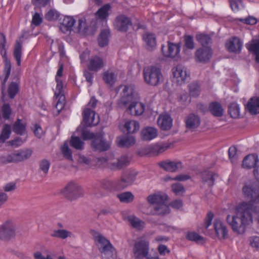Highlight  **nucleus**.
<instances>
[{"label":"nucleus","instance_id":"f257e3e1","mask_svg":"<svg viewBox=\"0 0 259 259\" xmlns=\"http://www.w3.org/2000/svg\"><path fill=\"white\" fill-rule=\"evenodd\" d=\"M150 241L145 236H141L137 239L133 247V253L135 259H159L158 256H151L149 254Z\"/></svg>","mask_w":259,"mask_h":259},{"label":"nucleus","instance_id":"f03ea898","mask_svg":"<svg viewBox=\"0 0 259 259\" xmlns=\"http://www.w3.org/2000/svg\"><path fill=\"white\" fill-rule=\"evenodd\" d=\"M145 82L148 85L156 86L163 81L161 69L155 66H150L143 69Z\"/></svg>","mask_w":259,"mask_h":259},{"label":"nucleus","instance_id":"7ed1b4c3","mask_svg":"<svg viewBox=\"0 0 259 259\" xmlns=\"http://www.w3.org/2000/svg\"><path fill=\"white\" fill-rule=\"evenodd\" d=\"M121 94V97L118 100L117 104L120 107H129L131 104H134L139 99L132 85H123Z\"/></svg>","mask_w":259,"mask_h":259},{"label":"nucleus","instance_id":"20e7f679","mask_svg":"<svg viewBox=\"0 0 259 259\" xmlns=\"http://www.w3.org/2000/svg\"><path fill=\"white\" fill-rule=\"evenodd\" d=\"M253 212L252 205L245 202L239 204L236 208V213L238 217L246 226L252 223Z\"/></svg>","mask_w":259,"mask_h":259},{"label":"nucleus","instance_id":"39448f33","mask_svg":"<svg viewBox=\"0 0 259 259\" xmlns=\"http://www.w3.org/2000/svg\"><path fill=\"white\" fill-rule=\"evenodd\" d=\"M61 193L70 201L74 200L83 195L81 187L74 182L69 183L61 190Z\"/></svg>","mask_w":259,"mask_h":259},{"label":"nucleus","instance_id":"423d86ee","mask_svg":"<svg viewBox=\"0 0 259 259\" xmlns=\"http://www.w3.org/2000/svg\"><path fill=\"white\" fill-rule=\"evenodd\" d=\"M244 195L252 203H259V183H253L249 185H245L242 189Z\"/></svg>","mask_w":259,"mask_h":259},{"label":"nucleus","instance_id":"0eeeda50","mask_svg":"<svg viewBox=\"0 0 259 259\" xmlns=\"http://www.w3.org/2000/svg\"><path fill=\"white\" fill-rule=\"evenodd\" d=\"M213 51L210 47H201L195 52V60L197 63L206 64L212 58Z\"/></svg>","mask_w":259,"mask_h":259},{"label":"nucleus","instance_id":"6e6552de","mask_svg":"<svg viewBox=\"0 0 259 259\" xmlns=\"http://www.w3.org/2000/svg\"><path fill=\"white\" fill-rule=\"evenodd\" d=\"M132 24L131 19L126 16L120 14L117 16L113 21V27L116 30L125 32Z\"/></svg>","mask_w":259,"mask_h":259},{"label":"nucleus","instance_id":"1a4fd4ad","mask_svg":"<svg viewBox=\"0 0 259 259\" xmlns=\"http://www.w3.org/2000/svg\"><path fill=\"white\" fill-rule=\"evenodd\" d=\"M15 236V228L13 223L7 221L0 226V239L9 240Z\"/></svg>","mask_w":259,"mask_h":259},{"label":"nucleus","instance_id":"9d476101","mask_svg":"<svg viewBox=\"0 0 259 259\" xmlns=\"http://www.w3.org/2000/svg\"><path fill=\"white\" fill-rule=\"evenodd\" d=\"M226 220L234 232L243 234L245 232L246 225L238 217L236 213L235 215H228Z\"/></svg>","mask_w":259,"mask_h":259},{"label":"nucleus","instance_id":"9b49d317","mask_svg":"<svg viewBox=\"0 0 259 259\" xmlns=\"http://www.w3.org/2000/svg\"><path fill=\"white\" fill-rule=\"evenodd\" d=\"M137 174L132 171L124 174L120 179L117 180L116 186L118 190H122L131 185L136 179Z\"/></svg>","mask_w":259,"mask_h":259},{"label":"nucleus","instance_id":"f8f14e48","mask_svg":"<svg viewBox=\"0 0 259 259\" xmlns=\"http://www.w3.org/2000/svg\"><path fill=\"white\" fill-rule=\"evenodd\" d=\"M186 128L191 132L197 129L201 123L200 116L194 113H190L187 115L184 119Z\"/></svg>","mask_w":259,"mask_h":259},{"label":"nucleus","instance_id":"ddd939ff","mask_svg":"<svg viewBox=\"0 0 259 259\" xmlns=\"http://www.w3.org/2000/svg\"><path fill=\"white\" fill-rule=\"evenodd\" d=\"M92 146L95 151H105L110 148V144L103 138L101 133H96V138L92 141Z\"/></svg>","mask_w":259,"mask_h":259},{"label":"nucleus","instance_id":"4468645a","mask_svg":"<svg viewBox=\"0 0 259 259\" xmlns=\"http://www.w3.org/2000/svg\"><path fill=\"white\" fill-rule=\"evenodd\" d=\"M225 47L230 53L239 54L241 51L242 43L237 37H232L226 40Z\"/></svg>","mask_w":259,"mask_h":259},{"label":"nucleus","instance_id":"2eb2a0df","mask_svg":"<svg viewBox=\"0 0 259 259\" xmlns=\"http://www.w3.org/2000/svg\"><path fill=\"white\" fill-rule=\"evenodd\" d=\"M55 97L58 101L56 104V108L58 112H60L64 108L65 104V96L63 94V84L58 79H57V86L55 92Z\"/></svg>","mask_w":259,"mask_h":259},{"label":"nucleus","instance_id":"dca6fc26","mask_svg":"<svg viewBox=\"0 0 259 259\" xmlns=\"http://www.w3.org/2000/svg\"><path fill=\"white\" fill-rule=\"evenodd\" d=\"M159 166L164 170L169 172H176L183 168L182 163L180 161H165L158 163Z\"/></svg>","mask_w":259,"mask_h":259},{"label":"nucleus","instance_id":"f3484780","mask_svg":"<svg viewBox=\"0 0 259 259\" xmlns=\"http://www.w3.org/2000/svg\"><path fill=\"white\" fill-rule=\"evenodd\" d=\"M164 46H161V51L166 57L175 58L178 56L180 51V46L168 42V46L166 50Z\"/></svg>","mask_w":259,"mask_h":259},{"label":"nucleus","instance_id":"a211bd4d","mask_svg":"<svg viewBox=\"0 0 259 259\" xmlns=\"http://www.w3.org/2000/svg\"><path fill=\"white\" fill-rule=\"evenodd\" d=\"M95 112L89 108H85L83 112V121L87 126H94L98 124L99 119H95Z\"/></svg>","mask_w":259,"mask_h":259},{"label":"nucleus","instance_id":"6ab92c4d","mask_svg":"<svg viewBox=\"0 0 259 259\" xmlns=\"http://www.w3.org/2000/svg\"><path fill=\"white\" fill-rule=\"evenodd\" d=\"M213 227L219 239H226L228 237L227 227L221 220L215 219L213 223Z\"/></svg>","mask_w":259,"mask_h":259},{"label":"nucleus","instance_id":"aec40b11","mask_svg":"<svg viewBox=\"0 0 259 259\" xmlns=\"http://www.w3.org/2000/svg\"><path fill=\"white\" fill-rule=\"evenodd\" d=\"M104 65V60L102 58L95 56L92 57L89 60L88 67L90 71L97 72L101 69Z\"/></svg>","mask_w":259,"mask_h":259},{"label":"nucleus","instance_id":"412c9836","mask_svg":"<svg viewBox=\"0 0 259 259\" xmlns=\"http://www.w3.org/2000/svg\"><path fill=\"white\" fill-rule=\"evenodd\" d=\"M11 70V64L10 61H6L5 66L4 69V73L5 76L4 78L3 77L1 76L0 79L2 81V87H1V93L2 97L1 99L3 102H5V98L6 96V93H5V88H6V83L7 81V80L10 76V72Z\"/></svg>","mask_w":259,"mask_h":259},{"label":"nucleus","instance_id":"4be33fe9","mask_svg":"<svg viewBox=\"0 0 259 259\" xmlns=\"http://www.w3.org/2000/svg\"><path fill=\"white\" fill-rule=\"evenodd\" d=\"M157 123L162 130L168 131L172 127V119L168 114H161L158 118Z\"/></svg>","mask_w":259,"mask_h":259},{"label":"nucleus","instance_id":"5701e85b","mask_svg":"<svg viewBox=\"0 0 259 259\" xmlns=\"http://www.w3.org/2000/svg\"><path fill=\"white\" fill-rule=\"evenodd\" d=\"M172 73L174 77L177 78V81L180 83L184 82L189 76L186 69L181 65H178L174 68Z\"/></svg>","mask_w":259,"mask_h":259},{"label":"nucleus","instance_id":"b1692460","mask_svg":"<svg viewBox=\"0 0 259 259\" xmlns=\"http://www.w3.org/2000/svg\"><path fill=\"white\" fill-rule=\"evenodd\" d=\"M32 153V151L29 149L13 153L14 163H17L28 159L31 156Z\"/></svg>","mask_w":259,"mask_h":259},{"label":"nucleus","instance_id":"393cba45","mask_svg":"<svg viewBox=\"0 0 259 259\" xmlns=\"http://www.w3.org/2000/svg\"><path fill=\"white\" fill-rule=\"evenodd\" d=\"M246 108L252 115L259 113V97L251 98L246 105Z\"/></svg>","mask_w":259,"mask_h":259},{"label":"nucleus","instance_id":"a878e982","mask_svg":"<svg viewBox=\"0 0 259 259\" xmlns=\"http://www.w3.org/2000/svg\"><path fill=\"white\" fill-rule=\"evenodd\" d=\"M258 162V157L256 154H249L245 157L242 161V166L247 169L254 167Z\"/></svg>","mask_w":259,"mask_h":259},{"label":"nucleus","instance_id":"bb28decb","mask_svg":"<svg viewBox=\"0 0 259 259\" xmlns=\"http://www.w3.org/2000/svg\"><path fill=\"white\" fill-rule=\"evenodd\" d=\"M202 182L207 184L209 187L214 185L215 179L218 175L213 172L205 170L202 172L201 174Z\"/></svg>","mask_w":259,"mask_h":259},{"label":"nucleus","instance_id":"cd10ccee","mask_svg":"<svg viewBox=\"0 0 259 259\" xmlns=\"http://www.w3.org/2000/svg\"><path fill=\"white\" fill-rule=\"evenodd\" d=\"M144 105L140 102L139 99L135 103L131 104L127 108V112L133 115H140L144 111Z\"/></svg>","mask_w":259,"mask_h":259},{"label":"nucleus","instance_id":"c85d7f7f","mask_svg":"<svg viewBox=\"0 0 259 259\" xmlns=\"http://www.w3.org/2000/svg\"><path fill=\"white\" fill-rule=\"evenodd\" d=\"M249 52L255 56V60L259 63V39H252L245 45Z\"/></svg>","mask_w":259,"mask_h":259},{"label":"nucleus","instance_id":"c756f323","mask_svg":"<svg viewBox=\"0 0 259 259\" xmlns=\"http://www.w3.org/2000/svg\"><path fill=\"white\" fill-rule=\"evenodd\" d=\"M157 136V130L152 127H147L141 132L142 139L144 141H150Z\"/></svg>","mask_w":259,"mask_h":259},{"label":"nucleus","instance_id":"7c9ffc66","mask_svg":"<svg viewBox=\"0 0 259 259\" xmlns=\"http://www.w3.org/2000/svg\"><path fill=\"white\" fill-rule=\"evenodd\" d=\"M167 199V195L160 193L153 194L147 197V200L150 204L157 205L161 202H165Z\"/></svg>","mask_w":259,"mask_h":259},{"label":"nucleus","instance_id":"2f4dec72","mask_svg":"<svg viewBox=\"0 0 259 259\" xmlns=\"http://www.w3.org/2000/svg\"><path fill=\"white\" fill-rule=\"evenodd\" d=\"M143 38L146 44L147 50L149 51H153L155 49L156 41L154 34L152 33H145L143 34Z\"/></svg>","mask_w":259,"mask_h":259},{"label":"nucleus","instance_id":"473e14b6","mask_svg":"<svg viewBox=\"0 0 259 259\" xmlns=\"http://www.w3.org/2000/svg\"><path fill=\"white\" fill-rule=\"evenodd\" d=\"M169 212V207L165 203V202H161V203L154 206L153 210L151 212V214L152 215H163L168 214Z\"/></svg>","mask_w":259,"mask_h":259},{"label":"nucleus","instance_id":"72a5a7b5","mask_svg":"<svg viewBox=\"0 0 259 259\" xmlns=\"http://www.w3.org/2000/svg\"><path fill=\"white\" fill-rule=\"evenodd\" d=\"M208 110L211 114L215 117H222L223 115L224 110L221 104L214 102L210 103Z\"/></svg>","mask_w":259,"mask_h":259},{"label":"nucleus","instance_id":"f704fd0d","mask_svg":"<svg viewBox=\"0 0 259 259\" xmlns=\"http://www.w3.org/2000/svg\"><path fill=\"white\" fill-rule=\"evenodd\" d=\"M75 22V21L73 17L70 16L65 17L61 23L60 29L64 33L67 31H71Z\"/></svg>","mask_w":259,"mask_h":259},{"label":"nucleus","instance_id":"c9c22d12","mask_svg":"<svg viewBox=\"0 0 259 259\" xmlns=\"http://www.w3.org/2000/svg\"><path fill=\"white\" fill-rule=\"evenodd\" d=\"M117 78V74L111 70H108L103 74V79L105 82L110 87L115 83Z\"/></svg>","mask_w":259,"mask_h":259},{"label":"nucleus","instance_id":"e433bc0d","mask_svg":"<svg viewBox=\"0 0 259 259\" xmlns=\"http://www.w3.org/2000/svg\"><path fill=\"white\" fill-rule=\"evenodd\" d=\"M110 35V32L109 29H103L98 37L99 45L101 47H104L108 45L109 38Z\"/></svg>","mask_w":259,"mask_h":259},{"label":"nucleus","instance_id":"4c0bfd02","mask_svg":"<svg viewBox=\"0 0 259 259\" xmlns=\"http://www.w3.org/2000/svg\"><path fill=\"white\" fill-rule=\"evenodd\" d=\"M111 10L110 4H107L102 6L96 12V14L101 20H106L109 15V12Z\"/></svg>","mask_w":259,"mask_h":259},{"label":"nucleus","instance_id":"58836bf2","mask_svg":"<svg viewBox=\"0 0 259 259\" xmlns=\"http://www.w3.org/2000/svg\"><path fill=\"white\" fill-rule=\"evenodd\" d=\"M13 79L15 81H12L9 86L8 94L11 99H13L16 95L17 94L19 90V78L18 76L14 77Z\"/></svg>","mask_w":259,"mask_h":259},{"label":"nucleus","instance_id":"ea45409f","mask_svg":"<svg viewBox=\"0 0 259 259\" xmlns=\"http://www.w3.org/2000/svg\"><path fill=\"white\" fill-rule=\"evenodd\" d=\"M127 219L131 226L136 229L141 230L145 227V222L135 215L128 216Z\"/></svg>","mask_w":259,"mask_h":259},{"label":"nucleus","instance_id":"a19ab883","mask_svg":"<svg viewBox=\"0 0 259 259\" xmlns=\"http://www.w3.org/2000/svg\"><path fill=\"white\" fill-rule=\"evenodd\" d=\"M51 236L52 237L58 238L63 240L68 237H71L72 233L65 229H57L53 231Z\"/></svg>","mask_w":259,"mask_h":259},{"label":"nucleus","instance_id":"79ce46f5","mask_svg":"<svg viewBox=\"0 0 259 259\" xmlns=\"http://www.w3.org/2000/svg\"><path fill=\"white\" fill-rule=\"evenodd\" d=\"M135 143V139L133 136L122 137L118 140V144L121 147H128Z\"/></svg>","mask_w":259,"mask_h":259},{"label":"nucleus","instance_id":"37998d69","mask_svg":"<svg viewBox=\"0 0 259 259\" xmlns=\"http://www.w3.org/2000/svg\"><path fill=\"white\" fill-rule=\"evenodd\" d=\"M130 162V158L125 156H121L118 159L117 162L116 163H112L113 169H121L125 166H127Z\"/></svg>","mask_w":259,"mask_h":259},{"label":"nucleus","instance_id":"c03bdc74","mask_svg":"<svg viewBox=\"0 0 259 259\" xmlns=\"http://www.w3.org/2000/svg\"><path fill=\"white\" fill-rule=\"evenodd\" d=\"M13 131L18 135H22L26 131V124L20 119H17L14 124Z\"/></svg>","mask_w":259,"mask_h":259},{"label":"nucleus","instance_id":"a18cd8bd","mask_svg":"<svg viewBox=\"0 0 259 259\" xmlns=\"http://www.w3.org/2000/svg\"><path fill=\"white\" fill-rule=\"evenodd\" d=\"M117 181H113L108 180H104L101 182V187L102 189L111 192L114 190H117L116 186Z\"/></svg>","mask_w":259,"mask_h":259},{"label":"nucleus","instance_id":"49530a36","mask_svg":"<svg viewBox=\"0 0 259 259\" xmlns=\"http://www.w3.org/2000/svg\"><path fill=\"white\" fill-rule=\"evenodd\" d=\"M22 48V47L21 44L18 40H17L15 45L14 56L18 66L21 65Z\"/></svg>","mask_w":259,"mask_h":259},{"label":"nucleus","instance_id":"de8ad7c7","mask_svg":"<svg viewBox=\"0 0 259 259\" xmlns=\"http://www.w3.org/2000/svg\"><path fill=\"white\" fill-rule=\"evenodd\" d=\"M190 95L193 97H198L200 93V85L197 81H194L189 85Z\"/></svg>","mask_w":259,"mask_h":259},{"label":"nucleus","instance_id":"09e8293b","mask_svg":"<svg viewBox=\"0 0 259 259\" xmlns=\"http://www.w3.org/2000/svg\"><path fill=\"white\" fill-rule=\"evenodd\" d=\"M117 197L122 203H130L134 199V196L131 192H124L117 194Z\"/></svg>","mask_w":259,"mask_h":259},{"label":"nucleus","instance_id":"8fccbe9b","mask_svg":"<svg viewBox=\"0 0 259 259\" xmlns=\"http://www.w3.org/2000/svg\"><path fill=\"white\" fill-rule=\"evenodd\" d=\"M124 127L128 133H134L140 128V125L138 122L135 120H131L125 122Z\"/></svg>","mask_w":259,"mask_h":259},{"label":"nucleus","instance_id":"3c124183","mask_svg":"<svg viewBox=\"0 0 259 259\" xmlns=\"http://www.w3.org/2000/svg\"><path fill=\"white\" fill-rule=\"evenodd\" d=\"M228 112L232 118H238L240 115V108L239 105L235 103H232L228 107Z\"/></svg>","mask_w":259,"mask_h":259},{"label":"nucleus","instance_id":"603ef678","mask_svg":"<svg viewBox=\"0 0 259 259\" xmlns=\"http://www.w3.org/2000/svg\"><path fill=\"white\" fill-rule=\"evenodd\" d=\"M169 146L165 145H154L150 148V152L154 155H158L168 148Z\"/></svg>","mask_w":259,"mask_h":259},{"label":"nucleus","instance_id":"864d4df0","mask_svg":"<svg viewBox=\"0 0 259 259\" xmlns=\"http://www.w3.org/2000/svg\"><path fill=\"white\" fill-rule=\"evenodd\" d=\"M196 40L202 45V47H207L211 40V37L207 34H199L196 36Z\"/></svg>","mask_w":259,"mask_h":259},{"label":"nucleus","instance_id":"5fc2aeb1","mask_svg":"<svg viewBox=\"0 0 259 259\" xmlns=\"http://www.w3.org/2000/svg\"><path fill=\"white\" fill-rule=\"evenodd\" d=\"M70 145L77 150H82L83 149L84 142L79 137L72 136Z\"/></svg>","mask_w":259,"mask_h":259},{"label":"nucleus","instance_id":"6e6d98bb","mask_svg":"<svg viewBox=\"0 0 259 259\" xmlns=\"http://www.w3.org/2000/svg\"><path fill=\"white\" fill-rule=\"evenodd\" d=\"M11 133V127L9 124H5L0 136V142H4L10 137Z\"/></svg>","mask_w":259,"mask_h":259},{"label":"nucleus","instance_id":"4d7b16f0","mask_svg":"<svg viewBox=\"0 0 259 259\" xmlns=\"http://www.w3.org/2000/svg\"><path fill=\"white\" fill-rule=\"evenodd\" d=\"M186 237L188 240L194 241L197 243L204 240L203 237L194 232H188L186 234Z\"/></svg>","mask_w":259,"mask_h":259},{"label":"nucleus","instance_id":"13d9d810","mask_svg":"<svg viewBox=\"0 0 259 259\" xmlns=\"http://www.w3.org/2000/svg\"><path fill=\"white\" fill-rule=\"evenodd\" d=\"M61 151L63 156L67 160L72 161V155L71 150L69 148L67 142H65L61 148Z\"/></svg>","mask_w":259,"mask_h":259},{"label":"nucleus","instance_id":"bf43d9fd","mask_svg":"<svg viewBox=\"0 0 259 259\" xmlns=\"http://www.w3.org/2000/svg\"><path fill=\"white\" fill-rule=\"evenodd\" d=\"M50 166V162L46 159H43L39 162V169L45 175L48 174Z\"/></svg>","mask_w":259,"mask_h":259},{"label":"nucleus","instance_id":"052dcab7","mask_svg":"<svg viewBox=\"0 0 259 259\" xmlns=\"http://www.w3.org/2000/svg\"><path fill=\"white\" fill-rule=\"evenodd\" d=\"M184 47L188 49L193 50L195 48V44L193 37L190 35H185L184 36Z\"/></svg>","mask_w":259,"mask_h":259},{"label":"nucleus","instance_id":"680f3d73","mask_svg":"<svg viewBox=\"0 0 259 259\" xmlns=\"http://www.w3.org/2000/svg\"><path fill=\"white\" fill-rule=\"evenodd\" d=\"M171 189L177 195H182L185 191L184 186L178 183L172 184Z\"/></svg>","mask_w":259,"mask_h":259},{"label":"nucleus","instance_id":"e2e57ef3","mask_svg":"<svg viewBox=\"0 0 259 259\" xmlns=\"http://www.w3.org/2000/svg\"><path fill=\"white\" fill-rule=\"evenodd\" d=\"M59 17V14L54 10H50L45 15V19L51 21L57 20Z\"/></svg>","mask_w":259,"mask_h":259},{"label":"nucleus","instance_id":"0e129e2a","mask_svg":"<svg viewBox=\"0 0 259 259\" xmlns=\"http://www.w3.org/2000/svg\"><path fill=\"white\" fill-rule=\"evenodd\" d=\"M3 117L5 119H9L11 114V109L10 105L5 104L2 107Z\"/></svg>","mask_w":259,"mask_h":259},{"label":"nucleus","instance_id":"69168bd1","mask_svg":"<svg viewBox=\"0 0 259 259\" xmlns=\"http://www.w3.org/2000/svg\"><path fill=\"white\" fill-rule=\"evenodd\" d=\"M0 162L2 164H6L9 163H14L13 154H8L7 155L0 156Z\"/></svg>","mask_w":259,"mask_h":259},{"label":"nucleus","instance_id":"338daca9","mask_svg":"<svg viewBox=\"0 0 259 259\" xmlns=\"http://www.w3.org/2000/svg\"><path fill=\"white\" fill-rule=\"evenodd\" d=\"M6 43L5 36L3 34L0 33V52L3 57H4L6 54V51L5 49Z\"/></svg>","mask_w":259,"mask_h":259},{"label":"nucleus","instance_id":"774afa93","mask_svg":"<svg viewBox=\"0 0 259 259\" xmlns=\"http://www.w3.org/2000/svg\"><path fill=\"white\" fill-rule=\"evenodd\" d=\"M230 5L233 11H238L240 6H242L241 0H238L237 1L234 0H230Z\"/></svg>","mask_w":259,"mask_h":259}]
</instances>
